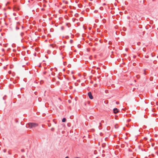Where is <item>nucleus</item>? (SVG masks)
Here are the masks:
<instances>
[{
    "label": "nucleus",
    "instance_id": "obj_1",
    "mask_svg": "<svg viewBox=\"0 0 158 158\" xmlns=\"http://www.w3.org/2000/svg\"><path fill=\"white\" fill-rule=\"evenodd\" d=\"M29 127L30 128H34L38 126V124L35 123H29L28 124Z\"/></svg>",
    "mask_w": 158,
    "mask_h": 158
},
{
    "label": "nucleus",
    "instance_id": "obj_2",
    "mask_svg": "<svg viewBox=\"0 0 158 158\" xmlns=\"http://www.w3.org/2000/svg\"><path fill=\"white\" fill-rule=\"evenodd\" d=\"M88 96H89V98L90 99H93V97L92 96V94H91V93L90 92H89L88 93Z\"/></svg>",
    "mask_w": 158,
    "mask_h": 158
},
{
    "label": "nucleus",
    "instance_id": "obj_3",
    "mask_svg": "<svg viewBox=\"0 0 158 158\" xmlns=\"http://www.w3.org/2000/svg\"><path fill=\"white\" fill-rule=\"evenodd\" d=\"M113 111L114 114H116L118 112V110L116 108H115L113 109Z\"/></svg>",
    "mask_w": 158,
    "mask_h": 158
},
{
    "label": "nucleus",
    "instance_id": "obj_4",
    "mask_svg": "<svg viewBox=\"0 0 158 158\" xmlns=\"http://www.w3.org/2000/svg\"><path fill=\"white\" fill-rule=\"evenodd\" d=\"M66 119L65 118H64L62 120L63 122H65L66 121Z\"/></svg>",
    "mask_w": 158,
    "mask_h": 158
},
{
    "label": "nucleus",
    "instance_id": "obj_5",
    "mask_svg": "<svg viewBox=\"0 0 158 158\" xmlns=\"http://www.w3.org/2000/svg\"><path fill=\"white\" fill-rule=\"evenodd\" d=\"M50 46H51L53 48L56 45L55 44H51L50 45Z\"/></svg>",
    "mask_w": 158,
    "mask_h": 158
},
{
    "label": "nucleus",
    "instance_id": "obj_6",
    "mask_svg": "<svg viewBox=\"0 0 158 158\" xmlns=\"http://www.w3.org/2000/svg\"><path fill=\"white\" fill-rule=\"evenodd\" d=\"M154 145H155V143H152V146L154 147Z\"/></svg>",
    "mask_w": 158,
    "mask_h": 158
},
{
    "label": "nucleus",
    "instance_id": "obj_7",
    "mask_svg": "<svg viewBox=\"0 0 158 158\" xmlns=\"http://www.w3.org/2000/svg\"><path fill=\"white\" fill-rule=\"evenodd\" d=\"M64 2L65 4H68V2Z\"/></svg>",
    "mask_w": 158,
    "mask_h": 158
},
{
    "label": "nucleus",
    "instance_id": "obj_8",
    "mask_svg": "<svg viewBox=\"0 0 158 158\" xmlns=\"http://www.w3.org/2000/svg\"><path fill=\"white\" fill-rule=\"evenodd\" d=\"M116 103L117 104H119V102H116Z\"/></svg>",
    "mask_w": 158,
    "mask_h": 158
},
{
    "label": "nucleus",
    "instance_id": "obj_9",
    "mask_svg": "<svg viewBox=\"0 0 158 158\" xmlns=\"http://www.w3.org/2000/svg\"><path fill=\"white\" fill-rule=\"evenodd\" d=\"M8 73H9V74H10V73H11V71H9L8 72Z\"/></svg>",
    "mask_w": 158,
    "mask_h": 158
},
{
    "label": "nucleus",
    "instance_id": "obj_10",
    "mask_svg": "<svg viewBox=\"0 0 158 158\" xmlns=\"http://www.w3.org/2000/svg\"><path fill=\"white\" fill-rule=\"evenodd\" d=\"M144 139L145 140H147V138H144Z\"/></svg>",
    "mask_w": 158,
    "mask_h": 158
},
{
    "label": "nucleus",
    "instance_id": "obj_11",
    "mask_svg": "<svg viewBox=\"0 0 158 158\" xmlns=\"http://www.w3.org/2000/svg\"><path fill=\"white\" fill-rule=\"evenodd\" d=\"M72 41H73V40H70V42H71V43H72Z\"/></svg>",
    "mask_w": 158,
    "mask_h": 158
},
{
    "label": "nucleus",
    "instance_id": "obj_12",
    "mask_svg": "<svg viewBox=\"0 0 158 158\" xmlns=\"http://www.w3.org/2000/svg\"><path fill=\"white\" fill-rule=\"evenodd\" d=\"M65 158H69V157L68 156H66Z\"/></svg>",
    "mask_w": 158,
    "mask_h": 158
},
{
    "label": "nucleus",
    "instance_id": "obj_13",
    "mask_svg": "<svg viewBox=\"0 0 158 158\" xmlns=\"http://www.w3.org/2000/svg\"><path fill=\"white\" fill-rule=\"evenodd\" d=\"M137 131L138 133L139 132V130H137Z\"/></svg>",
    "mask_w": 158,
    "mask_h": 158
},
{
    "label": "nucleus",
    "instance_id": "obj_14",
    "mask_svg": "<svg viewBox=\"0 0 158 158\" xmlns=\"http://www.w3.org/2000/svg\"><path fill=\"white\" fill-rule=\"evenodd\" d=\"M4 69H6V67H4Z\"/></svg>",
    "mask_w": 158,
    "mask_h": 158
},
{
    "label": "nucleus",
    "instance_id": "obj_15",
    "mask_svg": "<svg viewBox=\"0 0 158 158\" xmlns=\"http://www.w3.org/2000/svg\"><path fill=\"white\" fill-rule=\"evenodd\" d=\"M69 101V103H70V101Z\"/></svg>",
    "mask_w": 158,
    "mask_h": 158
}]
</instances>
